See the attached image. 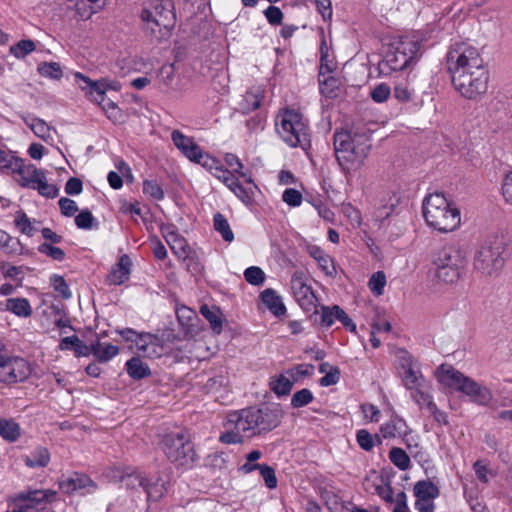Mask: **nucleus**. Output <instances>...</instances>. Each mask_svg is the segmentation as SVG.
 <instances>
[{"mask_svg": "<svg viewBox=\"0 0 512 512\" xmlns=\"http://www.w3.org/2000/svg\"><path fill=\"white\" fill-rule=\"evenodd\" d=\"M15 226L21 231V233L26 234L27 236H32L34 234V227L28 216L22 212L18 211L15 218Z\"/></svg>", "mask_w": 512, "mask_h": 512, "instance_id": "47", "label": "nucleus"}, {"mask_svg": "<svg viewBox=\"0 0 512 512\" xmlns=\"http://www.w3.org/2000/svg\"><path fill=\"white\" fill-rule=\"evenodd\" d=\"M262 101L261 91L256 90L254 91H248L245 96L242 103V110L244 113L256 110L260 107Z\"/></svg>", "mask_w": 512, "mask_h": 512, "instance_id": "42", "label": "nucleus"}, {"mask_svg": "<svg viewBox=\"0 0 512 512\" xmlns=\"http://www.w3.org/2000/svg\"><path fill=\"white\" fill-rule=\"evenodd\" d=\"M38 72L41 76L46 78H51L55 80H59L63 73L62 69L57 62H43L38 65Z\"/></svg>", "mask_w": 512, "mask_h": 512, "instance_id": "41", "label": "nucleus"}, {"mask_svg": "<svg viewBox=\"0 0 512 512\" xmlns=\"http://www.w3.org/2000/svg\"><path fill=\"white\" fill-rule=\"evenodd\" d=\"M420 43L417 40H402L392 47L379 63L383 74L391 71H402L417 57Z\"/></svg>", "mask_w": 512, "mask_h": 512, "instance_id": "9", "label": "nucleus"}, {"mask_svg": "<svg viewBox=\"0 0 512 512\" xmlns=\"http://www.w3.org/2000/svg\"><path fill=\"white\" fill-rule=\"evenodd\" d=\"M312 400H313L312 392L309 389L304 388V389H301V390L297 391L296 393H294V395L292 396V399H291V405L294 408H300V407L308 405Z\"/></svg>", "mask_w": 512, "mask_h": 512, "instance_id": "48", "label": "nucleus"}, {"mask_svg": "<svg viewBox=\"0 0 512 512\" xmlns=\"http://www.w3.org/2000/svg\"><path fill=\"white\" fill-rule=\"evenodd\" d=\"M31 129L35 133L36 136H38L44 140L49 136V133H50V129H49L48 125L42 120L35 121L31 125Z\"/></svg>", "mask_w": 512, "mask_h": 512, "instance_id": "63", "label": "nucleus"}, {"mask_svg": "<svg viewBox=\"0 0 512 512\" xmlns=\"http://www.w3.org/2000/svg\"><path fill=\"white\" fill-rule=\"evenodd\" d=\"M136 341L137 349L143 356L154 359L159 358L165 353V346L161 339L150 333H143Z\"/></svg>", "mask_w": 512, "mask_h": 512, "instance_id": "17", "label": "nucleus"}, {"mask_svg": "<svg viewBox=\"0 0 512 512\" xmlns=\"http://www.w3.org/2000/svg\"><path fill=\"white\" fill-rule=\"evenodd\" d=\"M60 488L65 493H90L96 490L97 485L85 474L75 473L73 476L60 482Z\"/></svg>", "mask_w": 512, "mask_h": 512, "instance_id": "18", "label": "nucleus"}, {"mask_svg": "<svg viewBox=\"0 0 512 512\" xmlns=\"http://www.w3.org/2000/svg\"><path fill=\"white\" fill-rule=\"evenodd\" d=\"M380 432L384 438L406 437L409 428L406 422L399 417H392L388 422L383 424Z\"/></svg>", "mask_w": 512, "mask_h": 512, "instance_id": "25", "label": "nucleus"}, {"mask_svg": "<svg viewBox=\"0 0 512 512\" xmlns=\"http://www.w3.org/2000/svg\"><path fill=\"white\" fill-rule=\"evenodd\" d=\"M19 166L20 167L16 169L13 174H17L19 176L17 182L22 187H32L33 185H36V183L44 175L42 170H39L33 164L25 165L23 160H21V164Z\"/></svg>", "mask_w": 512, "mask_h": 512, "instance_id": "23", "label": "nucleus"}, {"mask_svg": "<svg viewBox=\"0 0 512 512\" xmlns=\"http://www.w3.org/2000/svg\"><path fill=\"white\" fill-rule=\"evenodd\" d=\"M95 221V218L93 217L92 213L88 209L82 210L76 217H75V224L79 229H91L93 227V223Z\"/></svg>", "mask_w": 512, "mask_h": 512, "instance_id": "52", "label": "nucleus"}, {"mask_svg": "<svg viewBox=\"0 0 512 512\" xmlns=\"http://www.w3.org/2000/svg\"><path fill=\"white\" fill-rule=\"evenodd\" d=\"M432 265L435 277L444 283L457 282L465 269L466 256L455 245H445L433 256Z\"/></svg>", "mask_w": 512, "mask_h": 512, "instance_id": "7", "label": "nucleus"}, {"mask_svg": "<svg viewBox=\"0 0 512 512\" xmlns=\"http://www.w3.org/2000/svg\"><path fill=\"white\" fill-rule=\"evenodd\" d=\"M122 484L132 490H136L138 488H143L146 492L147 498L149 500H154L159 497V494L154 493L153 489L157 487V485L150 486L149 480H147L141 473L132 472L121 477Z\"/></svg>", "mask_w": 512, "mask_h": 512, "instance_id": "21", "label": "nucleus"}, {"mask_svg": "<svg viewBox=\"0 0 512 512\" xmlns=\"http://www.w3.org/2000/svg\"><path fill=\"white\" fill-rule=\"evenodd\" d=\"M55 492L50 490H32L28 492L19 493L15 496V509L14 512H26L36 507V505L49 500V497H54Z\"/></svg>", "mask_w": 512, "mask_h": 512, "instance_id": "16", "label": "nucleus"}, {"mask_svg": "<svg viewBox=\"0 0 512 512\" xmlns=\"http://www.w3.org/2000/svg\"><path fill=\"white\" fill-rule=\"evenodd\" d=\"M413 400L421 407H425L427 410L434 409V402L432 400V396L422 390V388H418L412 391L411 394Z\"/></svg>", "mask_w": 512, "mask_h": 512, "instance_id": "49", "label": "nucleus"}, {"mask_svg": "<svg viewBox=\"0 0 512 512\" xmlns=\"http://www.w3.org/2000/svg\"><path fill=\"white\" fill-rule=\"evenodd\" d=\"M31 374L29 363L22 357L0 355V382L14 384L26 380Z\"/></svg>", "mask_w": 512, "mask_h": 512, "instance_id": "11", "label": "nucleus"}, {"mask_svg": "<svg viewBox=\"0 0 512 512\" xmlns=\"http://www.w3.org/2000/svg\"><path fill=\"white\" fill-rule=\"evenodd\" d=\"M245 279L252 285H260L265 280L264 272L259 267H249L244 272Z\"/></svg>", "mask_w": 512, "mask_h": 512, "instance_id": "51", "label": "nucleus"}, {"mask_svg": "<svg viewBox=\"0 0 512 512\" xmlns=\"http://www.w3.org/2000/svg\"><path fill=\"white\" fill-rule=\"evenodd\" d=\"M321 310L322 325L330 327L334 323V320L337 319L340 320V322L347 330H349L350 332H356V324L347 315V313L338 305H334L332 307L322 306Z\"/></svg>", "mask_w": 512, "mask_h": 512, "instance_id": "19", "label": "nucleus"}, {"mask_svg": "<svg viewBox=\"0 0 512 512\" xmlns=\"http://www.w3.org/2000/svg\"><path fill=\"white\" fill-rule=\"evenodd\" d=\"M21 436L20 425L13 419L0 418V437L7 442H16Z\"/></svg>", "mask_w": 512, "mask_h": 512, "instance_id": "29", "label": "nucleus"}, {"mask_svg": "<svg viewBox=\"0 0 512 512\" xmlns=\"http://www.w3.org/2000/svg\"><path fill=\"white\" fill-rule=\"evenodd\" d=\"M126 370L128 375L135 379L140 380L151 374L150 368L139 357H132L126 363Z\"/></svg>", "mask_w": 512, "mask_h": 512, "instance_id": "30", "label": "nucleus"}, {"mask_svg": "<svg viewBox=\"0 0 512 512\" xmlns=\"http://www.w3.org/2000/svg\"><path fill=\"white\" fill-rule=\"evenodd\" d=\"M39 252L49 256L56 261H62L65 258V252L59 248L52 246L48 243H43L38 248Z\"/></svg>", "mask_w": 512, "mask_h": 512, "instance_id": "54", "label": "nucleus"}, {"mask_svg": "<svg viewBox=\"0 0 512 512\" xmlns=\"http://www.w3.org/2000/svg\"><path fill=\"white\" fill-rule=\"evenodd\" d=\"M50 283L55 289V291L60 293L64 299H69L71 297L69 287L62 276L56 274L52 275L50 278Z\"/></svg>", "mask_w": 512, "mask_h": 512, "instance_id": "50", "label": "nucleus"}, {"mask_svg": "<svg viewBox=\"0 0 512 512\" xmlns=\"http://www.w3.org/2000/svg\"><path fill=\"white\" fill-rule=\"evenodd\" d=\"M32 188L36 189L39 194L47 198H55L59 193V189L55 185L47 183L45 174Z\"/></svg>", "mask_w": 512, "mask_h": 512, "instance_id": "44", "label": "nucleus"}, {"mask_svg": "<svg viewBox=\"0 0 512 512\" xmlns=\"http://www.w3.org/2000/svg\"><path fill=\"white\" fill-rule=\"evenodd\" d=\"M277 132L291 147L307 149L310 146L308 125L303 115L294 109H283L276 117Z\"/></svg>", "mask_w": 512, "mask_h": 512, "instance_id": "6", "label": "nucleus"}, {"mask_svg": "<svg viewBox=\"0 0 512 512\" xmlns=\"http://www.w3.org/2000/svg\"><path fill=\"white\" fill-rule=\"evenodd\" d=\"M83 184L79 178L71 177L65 184V192L68 195H78L82 192Z\"/></svg>", "mask_w": 512, "mask_h": 512, "instance_id": "62", "label": "nucleus"}, {"mask_svg": "<svg viewBox=\"0 0 512 512\" xmlns=\"http://www.w3.org/2000/svg\"><path fill=\"white\" fill-rule=\"evenodd\" d=\"M473 468L478 480L482 483H487L489 480L488 475L492 474L487 465L484 464L481 460H478L474 463Z\"/></svg>", "mask_w": 512, "mask_h": 512, "instance_id": "61", "label": "nucleus"}, {"mask_svg": "<svg viewBox=\"0 0 512 512\" xmlns=\"http://www.w3.org/2000/svg\"><path fill=\"white\" fill-rule=\"evenodd\" d=\"M282 200L289 206H299L302 202V194L293 188H288L283 192Z\"/></svg>", "mask_w": 512, "mask_h": 512, "instance_id": "58", "label": "nucleus"}, {"mask_svg": "<svg viewBox=\"0 0 512 512\" xmlns=\"http://www.w3.org/2000/svg\"><path fill=\"white\" fill-rule=\"evenodd\" d=\"M132 266L131 259L124 254L120 257L116 267L107 276L109 284L121 285L128 280Z\"/></svg>", "mask_w": 512, "mask_h": 512, "instance_id": "24", "label": "nucleus"}, {"mask_svg": "<svg viewBox=\"0 0 512 512\" xmlns=\"http://www.w3.org/2000/svg\"><path fill=\"white\" fill-rule=\"evenodd\" d=\"M320 92L329 98H336L339 93V80L325 72H319Z\"/></svg>", "mask_w": 512, "mask_h": 512, "instance_id": "31", "label": "nucleus"}, {"mask_svg": "<svg viewBox=\"0 0 512 512\" xmlns=\"http://www.w3.org/2000/svg\"><path fill=\"white\" fill-rule=\"evenodd\" d=\"M213 221L215 230L221 234L222 238L227 242L233 241L234 234L227 219L221 213H217L214 215Z\"/></svg>", "mask_w": 512, "mask_h": 512, "instance_id": "37", "label": "nucleus"}, {"mask_svg": "<svg viewBox=\"0 0 512 512\" xmlns=\"http://www.w3.org/2000/svg\"><path fill=\"white\" fill-rule=\"evenodd\" d=\"M75 78L79 87L91 97L92 100L99 104L105 101V90L100 82L92 81L81 73H76Z\"/></svg>", "mask_w": 512, "mask_h": 512, "instance_id": "22", "label": "nucleus"}, {"mask_svg": "<svg viewBox=\"0 0 512 512\" xmlns=\"http://www.w3.org/2000/svg\"><path fill=\"white\" fill-rule=\"evenodd\" d=\"M166 241L170 246L171 250L173 251V253L179 259H186L188 257V254L192 252V249L188 245L186 239L176 232L168 233V235L166 236Z\"/></svg>", "mask_w": 512, "mask_h": 512, "instance_id": "28", "label": "nucleus"}, {"mask_svg": "<svg viewBox=\"0 0 512 512\" xmlns=\"http://www.w3.org/2000/svg\"><path fill=\"white\" fill-rule=\"evenodd\" d=\"M507 256V242L503 236L494 235L484 240L477 249L473 266L485 277L498 275L504 267Z\"/></svg>", "mask_w": 512, "mask_h": 512, "instance_id": "4", "label": "nucleus"}, {"mask_svg": "<svg viewBox=\"0 0 512 512\" xmlns=\"http://www.w3.org/2000/svg\"><path fill=\"white\" fill-rule=\"evenodd\" d=\"M143 192L154 200L159 201L164 198V191L162 187L154 180H145L143 182Z\"/></svg>", "mask_w": 512, "mask_h": 512, "instance_id": "46", "label": "nucleus"}, {"mask_svg": "<svg viewBox=\"0 0 512 512\" xmlns=\"http://www.w3.org/2000/svg\"><path fill=\"white\" fill-rule=\"evenodd\" d=\"M61 213L66 217L73 216L78 211L76 202L70 198L62 197L58 201Z\"/></svg>", "mask_w": 512, "mask_h": 512, "instance_id": "57", "label": "nucleus"}, {"mask_svg": "<svg viewBox=\"0 0 512 512\" xmlns=\"http://www.w3.org/2000/svg\"><path fill=\"white\" fill-rule=\"evenodd\" d=\"M21 158L12 155L10 152L1 150L0 152V170L1 171H10L14 173L16 169H18L21 164Z\"/></svg>", "mask_w": 512, "mask_h": 512, "instance_id": "39", "label": "nucleus"}, {"mask_svg": "<svg viewBox=\"0 0 512 512\" xmlns=\"http://www.w3.org/2000/svg\"><path fill=\"white\" fill-rule=\"evenodd\" d=\"M401 368L403 369L402 383L406 389L413 391L423 387L424 377L420 370L415 367L410 356L403 359Z\"/></svg>", "mask_w": 512, "mask_h": 512, "instance_id": "20", "label": "nucleus"}, {"mask_svg": "<svg viewBox=\"0 0 512 512\" xmlns=\"http://www.w3.org/2000/svg\"><path fill=\"white\" fill-rule=\"evenodd\" d=\"M264 15L271 25H280L284 17L280 8L273 5L264 11Z\"/></svg>", "mask_w": 512, "mask_h": 512, "instance_id": "59", "label": "nucleus"}, {"mask_svg": "<svg viewBox=\"0 0 512 512\" xmlns=\"http://www.w3.org/2000/svg\"><path fill=\"white\" fill-rule=\"evenodd\" d=\"M162 445L165 455L173 463L188 466L196 461L193 444L182 432L165 435Z\"/></svg>", "mask_w": 512, "mask_h": 512, "instance_id": "10", "label": "nucleus"}, {"mask_svg": "<svg viewBox=\"0 0 512 512\" xmlns=\"http://www.w3.org/2000/svg\"><path fill=\"white\" fill-rule=\"evenodd\" d=\"M447 71L455 90L466 99H476L488 88L489 72L476 47L456 43L446 56Z\"/></svg>", "mask_w": 512, "mask_h": 512, "instance_id": "1", "label": "nucleus"}, {"mask_svg": "<svg viewBox=\"0 0 512 512\" xmlns=\"http://www.w3.org/2000/svg\"><path fill=\"white\" fill-rule=\"evenodd\" d=\"M389 459L400 470L404 471L410 467V458L402 448H392L389 452Z\"/></svg>", "mask_w": 512, "mask_h": 512, "instance_id": "38", "label": "nucleus"}, {"mask_svg": "<svg viewBox=\"0 0 512 512\" xmlns=\"http://www.w3.org/2000/svg\"><path fill=\"white\" fill-rule=\"evenodd\" d=\"M356 439L359 446L365 451H370L374 447V437L365 429L357 432Z\"/></svg>", "mask_w": 512, "mask_h": 512, "instance_id": "55", "label": "nucleus"}, {"mask_svg": "<svg viewBox=\"0 0 512 512\" xmlns=\"http://www.w3.org/2000/svg\"><path fill=\"white\" fill-rule=\"evenodd\" d=\"M291 290L297 303L305 311L316 307L317 297L312 288L307 285L302 272H295L291 277Z\"/></svg>", "mask_w": 512, "mask_h": 512, "instance_id": "15", "label": "nucleus"}, {"mask_svg": "<svg viewBox=\"0 0 512 512\" xmlns=\"http://www.w3.org/2000/svg\"><path fill=\"white\" fill-rule=\"evenodd\" d=\"M422 210L427 224L440 232H451L460 225V211L441 193L425 197Z\"/></svg>", "mask_w": 512, "mask_h": 512, "instance_id": "3", "label": "nucleus"}, {"mask_svg": "<svg viewBox=\"0 0 512 512\" xmlns=\"http://www.w3.org/2000/svg\"><path fill=\"white\" fill-rule=\"evenodd\" d=\"M141 18L144 22L164 27V30L169 31L175 23L173 3L170 0H160L155 3L152 10L144 9Z\"/></svg>", "mask_w": 512, "mask_h": 512, "instance_id": "13", "label": "nucleus"}, {"mask_svg": "<svg viewBox=\"0 0 512 512\" xmlns=\"http://www.w3.org/2000/svg\"><path fill=\"white\" fill-rule=\"evenodd\" d=\"M171 139L174 145L185 155L189 160L202 165L208 170L213 169L215 158L205 153L199 145H197L191 137L184 135L179 130H174L171 133Z\"/></svg>", "mask_w": 512, "mask_h": 512, "instance_id": "12", "label": "nucleus"}, {"mask_svg": "<svg viewBox=\"0 0 512 512\" xmlns=\"http://www.w3.org/2000/svg\"><path fill=\"white\" fill-rule=\"evenodd\" d=\"M438 381L467 395L471 401L479 405H487L492 400V393L487 387L465 376L452 366L439 367Z\"/></svg>", "mask_w": 512, "mask_h": 512, "instance_id": "5", "label": "nucleus"}, {"mask_svg": "<svg viewBox=\"0 0 512 512\" xmlns=\"http://www.w3.org/2000/svg\"><path fill=\"white\" fill-rule=\"evenodd\" d=\"M339 378H340V370L338 369V367H331L330 371L327 372L325 374V376H323L320 379V384L323 387L335 385L339 381Z\"/></svg>", "mask_w": 512, "mask_h": 512, "instance_id": "60", "label": "nucleus"}, {"mask_svg": "<svg viewBox=\"0 0 512 512\" xmlns=\"http://www.w3.org/2000/svg\"><path fill=\"white\" fill-rule=\"evenodd\" d=\"M260 297L263 303L266 305V307L275 316L280 317L285 315L286 307L281 297L273 289H265L263 292H261Z\"/></svg>", "mask_w": 512, "mask_h": 512, "instance_id": "26", "label": "nucleus"}, {"mask_svg": "<svg viewBox=\"0 0 512 512\" xmlns=\"http://www.w3.org/2000/svg\"><path fill=\"white\" fill-rule=\"evenodd\" d=\"M211 171L213 175L221 180L230 190L238 182V179L234 176V174L231 171L224 169L216 159Z\"/></svg>", "mask_w": 512, "mask_h": 512, "instance_id": "36", "label": "nucleus"}, {"mask_svg": "<svg viewBox=\"0 0 512 512\" xmlns=\"http://www.w3.org/2000/svg\"><path fill=\"white\" fill-rule=\"evenodd\" d=\"M200 313L210 323L213 331L216 333L222 331V313L219 308L215 306L209 307L207 304H203L200 307Z\"/></svg>", "mask_w": 512, "mask_h": 512, "instance_id": "33", "label": "nucleus"}, {"mask_svg": "<svg viewBox=\"0 0 512 512\" xmlns=\"http://www.w3.org/2000/svg\"><path fill=\"white\" fill-rule=\"evenodd\" d=\"M386 285V276L383 271H377L369 279V289L377 296H380L384 292V286Z\"/></svg>", "mask_w": 512, "mask_h": 512, "instance_id": "45", "label": "nucleus"}, {"mask_svg": "<svg viewBox=\"0 0 512 512\" xmlns=\"http://www.w3.org/2000/svg\"><path fill=\"white\" fill-rule=\"evenodd\" d=\"M259 472L262 478L264 479L265 485L269 489H274L277 487V477L275 474V470L271 466L262 464Z\"/></svg>", "mask_w": 512, "mask_h": 512, "instance_id": "53", "label": "nucleus"}, {"mask_svg": "<svg viewBox=\"0 0 512 512\" xmlns=\"http://www.w3.org/2000/svg\"><path fill=\"white\" fill-rule=\"evenodd\" d=\"M36 45L32 40H21L10 47V53L16 58L21 59L33 52Z\"/></svg>", "mask_w": 512, "mask_h": 512, "instance_id": "43", "label": "nucleus"}, {"mask_svg": "<svg viewBox=\"0 0 512 512\" xmlns=\"http://www.w3.org/2000/svg\"><path fill=\"white\" fill-rule=\"evenodd\" d=\"M119 352V348L112 344H102L99 340L92 342V354L99 362H108Z\"/></svg>", "mask_w": 512, "mask_h": 512, "instance_id": "32", "label": "nucleus"}, {"mask_svg": "<svg viewBox=\"0 0 512 512\" xmlns=\"http://www.w3.org/2000/svg\"><path fill=\"white\" fill-rule=\"evenodd\" d=\"M370 149L371 138L365 131H340L334 134L336 159L344 171L359 169Z\"/></svg>", "mask_w": 512, "mask_h": 512, "instance_id": "2", "label": "nucleus"}, {"mask_svg": "<svg viewBox=\"0 0 512 512\" xmlns=\"http://www.w3.org/2000/svg\"><path fill=\"white\" fill-rule=\"evenodd\" d=\"M414 495L417 499H435L439 495L438 487L430 481H418L414 485Z\"/></svg>", "mask_w": 512, "mask_h": 512, "instance_id": "34", "label": "nucleus"}, {"mask_svg": "<svg viewBox=\"0 0 512 512\" xmlns=\"http://www.w3.org/2000/svg\"><path fill=\"white\" fill-rule=\"evenodd\" d=\"M502 193L506 202L512 205V171L508 173L504 179Z\"/></svg>", "mask_w": 512, "mask_h": 512, "instance_id": "64", "label": "nucleus"}, {"mask_svg": "<svg viewBox=\"0 0 512 512\" xmlns=\"http://www.w3.org/2000/svg\"><path fill=\"white\" fill-rule=\"evenodd\" d=\"M249 408L234 411L227 415L223 424L225 431L219 440L224 444H241L245 434L256 435Z\"/></svg>", "mask_w": 512, "mask_h": 512, "instance_id": "8", "label": "nucleus"}, {"mask_svg": "<svg viewBox=\"0 0 512 512\" xmlns=\"http://www.w3.org/2000/svg\"><path fill=\"white\" fill-rule=\"evenodd\" d=\"M390 94V87L384 83L377 85L370 93L371 98L377 103H382L386 101L389 98Z\"/></svg>", "mask_w": 512, "mask_h": 512, "instance_id": "56", "label": "nucleus"}, {"mask_svg": "<svg viewBox=\"0 0 512 512\" xmlns=\"http://www.w3.org/2000/svg\"><path fill=\"white\" fill-rule=\"evenodd\" d=\"M270 387L278 396H285L291 392L293 381L281 374L278 378L270 382Z\"/></svg>", "mask_w": 512, "mask_h": 512, "instance_id": "40", "label": "nucleus"}, {"mask_svg": "<svg viewBox=\"0 0 512 512\" xmlns=\"http://www.w3.org/2000/svg\"><path fill=\"white\" fill-rule=\"evenodd\" d=\"M253 425L257 434L268 432L276 428L282 418V411L278 407L249 408Z\"/></svg>", "mask_w": 512, "mask_h": 512, "instance_id": "14", "label": "nucleus"}, {"mask_svg": "<svg viewBox=\"0 0 512 512\" xmlns=\"http://www.w3.org/2000/svg\"><path fill=\"white\" fill-rule=\"evenodd\" d=\"M23 461L29 468H44L50 462V452L46 447H36L30 455H24Z\"/></svg>", "mask_w": 512, "mask_h": 512, "instance_id": "27", "label": "nucleus"}, {"mask_svg": "<svg viewBox=\"0 0 512 512\" xmlns=\"http://www.w3.org/2000/svg\"><path fill=\"white\" fill-rule=\"evenodd\" d=\"M6 308L19 317H29L32 314L30 303L25 298L8 299Z\"/></svg>", "mask_w": 512, "mask_h": 512, "instance_id": "35", "label": "nucleus"}]
</instances>
